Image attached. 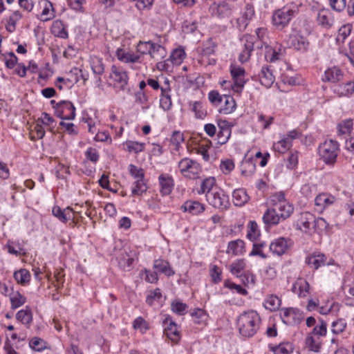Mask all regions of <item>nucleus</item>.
Returning <instances> with one entry per match:
<instances>
[{
	"instance_id": "obj_35",
	"label": "nucleus",
	"mask_w": 354,
	"mask_h": 354,
	"mask_svg": "<svg viewBox=\"0 0 354 354\" xmlns=\"http://www.w3.org/2000/svg\"><path fill=\"white\" fill-rule=\"evenodd\" d=\"M14 278L18 283L25 285L29 282L30 279V274L27 270L21 269L15 272Z\"/></svg>"
},
{
	"instance_id": "obj_44",
	"label": "nucleus",
	"mask_w": 354,
	"mask_h": 354,
	"mask_svg": "<svg viewBox=\"0 0 354 354\" xmlns=\"http://www.w3.org/2000/svg\"><path fill=\"white\" fill-rule=\"evenodd\" d=\"M91 66L93 72L96 75H102L104 73V67L102 59L98 57L92 58Z\"/></svg>"
},
{
	"instance_id": "obj_18",
	"label": "nucleus",
	"mask_w": 354,
	"mask_h": 354,
	"mask_svg": "<svg viewBox=\"0 0 354 354\" xmlns=\"http://www.w3.org/2000/svg\"><path fill=\"white\" fill-rule=\"evenodd\" d=\"M259 78L261 84L267 88L270 87L274 82V76L268 66L262 67Z\"/></svg>"
},
{
	"instance_id": "obj_9",
	"label": "nucleus",
	"mask_w": 354,
	"mask_h": 354,
	"mask_svg": "<svg viewBox=\"0 0 354 354\" xmlns=\"http://www.w3.org/2000/svg\"><path fill=\"white\" fill-rule=\"evenodd\" d=\"M164 333L174 342H178L180 339V333L177 324L172 320L171 317L167 316L162 321Z\"/></svg>"
},
{
	"instance_id": "obj_60",
	"label": "nucleus",
	"mask_w": 354,
	"mask_h": 354,
	"mask_svg": "<svg viewBox=\"0 0 354 354\" xmlns=\"http://www.w3.org/2000/svg\"><path fill=\"white\" fill-rule=\"evenodd\" d=\"M327 324L324 320H320V325L315 326L310 334L325 336L327 332Z\"/></svg>"
},
{
	"instance_id": "obj_28",
	"label": "nucleus",
	"mask_w": 354,
	"mask_h": 354,
	"mask_svg": "<svg viewBox=\"0 0 354 354\" xmlns=\"http://www.w3.org/2000/svg\"><path fill=\"white\" fill-rule=\"evenodd\" d=\"M335 201V197L328 195L327 194H319L315 200V203L316 206H319L322 208H325L330 205L333 204Z\"/></svg>"
},
{
	"instance_id": "obj_56",
	"label": "nucleus",
	"mask_w": 354,
	"mask_h": 354,
	"mask_svg": "<svg viewBox=\"0 0 354 354\" xmlns=\"http://www.w3.org/2000/svg\"><path fill=\"white\" fill-rule=\"evenodd\" d=\"M245 263L243 260L240 259L236 261V262H234L230 266V272L235 275H240L241 272L245 268Z\"/></svg>"
},
{
	"instance_id": "obj_50",
	"label": "nucleus",
	"mask_w": 354,
	"mask_h": 354,
	"mask_svg": "<svg viewBox=\"0 0 354 354\" xmlns=\"http://www.w3.org/2000/svg\"><path fill=\"white\" fill-rule=\"evenodd\" d=\"M351 28L349 25H344L342 26L338 31V35L336 38L337 43H344L346 37L351 34Z\"/></svg>"
},
{
	"instance_id": "obj_31",
	"label": "nucleus",
	"mask_w": 354,
	"mask_h": 354,
	"mask_svg": "<svg viewBox=\"0 0 354 354\" xmlns=\"http://www.w3.org/2000/svg\"><path fill=\"white\" fill-rule=\"evenodd\" d=\"M224 105L221 106L220 113L224 114L231 113L236 108V102L234 98L229 95H223Z\"/></svg>"
},
{
	"instance_id": "obj_21",
	"label": "nucleus",
	"mask_w": 354,
	"mask_h": 354,
	"mask_svg": "<svg viewBox=\"0 0 354 354\" xmlns=\"http://www.w3.org/2000/svg\"><path fill=\"white\" fill-rule=\"evenodd\" d=\"M51 32L55 37L66 39L68 37L66 26L62 20H56L53 23Z\"/></svg>"
},
{
	"instance_id": "obj_37",
	"label": "nucleus",
	"mask_w": 354,
	"mask_h": 354,
	"mask_svg": "<svg viewBox=\"0 0 354 354\" xmlns=\"http://www.w3.org/2000/svg\"><path fill=\"white\" fill-rule=\"evenodd\" d=\"M281 305L280 299L275 295L269 296L265 301L264 306L266 308L270 311H274L277 310Z\"/></svg>"
},
{
	"instance_id": "obj_1",
	"label": "nucleus",
	"mask_w": 354,
	"mask_h": 354,
	"mask_svg": "<svg viewBox=\"0 0 354 354\" xmlns=\"http://www.w3.org/2000/svg\"><path fill=\"white\" fill-rule=\"evenodd\" d=\"M260 322V317L256 311L244 312L238 319L240 333L244 337L253 336L259 330Z\"/></svg>"
},
{
	"instance_id": "obj_36",
	"label": "nucleus",
	"mask_w": 354,
	"mask_h": 354,
	"mask_svg": "<svg viewBox=\"0 0 354 354\" xmlns=\"http://www.w3.org/2000/svg\"><path fill=\"white\" fill-rule=\"evenodd\" d=\"M155 45L151 41L140 42L138 45V51L142 55H149L153 57L152 53L154 52Z\"/></svg>"
},
{
	"instance_id": "obj_52",
	"label": "nucleus",
	"mask_w": 354,
	"mask_h": 354,
	"mask_svg": "<svg viewBox=\"0 0 354 354\" xmlns=\"http://www.w3.org/2000/svg\"><path fill=\"white\" fill-rule=\"evenodd\" d=\"M247 236L251 241L255 240L260 235L258 225L255 221H250Z\"/></svg>"
},
{
	"instance_id": "obj_55",
	"label": "nucleus",
	"mask_w": 354,
	"mask_h": 354,
	"mask_svg": "<svg viewBox=\"0 0 354 354\" xmlns=\"http://www.w3.org/2000/svg\"><path fill=\"white\" fill-rule=\"evenodd\" d=\"M237 277L241 279V281L245 286H248L250 284L254 285L255 283L254 276L249 271L241 273L240 275H237Z\"/></svg>"
},
{
	"instance_id": "obj_41",
	"label": "nucleus",
	"mask_w": 354,
	"mask_h": 354,
	"mask_svg": "<svg viewBox=\"0 0 354 354\" xmlns=\"http://www.w3.org/2000/svg\"><path fill=\"white\" fill-rule=\"evenodd\" d=\"M21 18V15L19 11L14 12L8 18L6 28L7 31L12 32L15 30L16 23Z\"/></svg>"
},
{
	"instance_id": "obj_39",
	"label": "nucleus",
	"mask_w": 354,
	"mask_h": 354,
	"mask_svg": "<svg viewBox=\"0 0 354 354\" xmlns=\"http://www.w3.org/2000/svg\"><path fill=\"white\" fill-rule=\"evenodd\" d=\"M66 104L65 105V109H68V107L69 108H72V102H70V101H67V100H62V101H60L59 102H56L55 100H52L50 101V104L53 106V108L55 109V115L57 116V117H62V115H63V109H60L62 104Z\"/></svg>"
},
{
	"instance_id": "obj_19",
	"label": "nucleus",
	"mask_w": 354,
	"mask_h": 354,
	"mask_svg": "<svg viewBox=\"0 0 354 354\" xmlns=\"http://www.w3.org/2000/svg\"><path fill=\"white\" fill-rule=\"evenodd\" d=\"M181 209L192 215H197L205 210V207L198 201H187L182 205Z\"/></svg>"
},
{
	"instance_id": "obj_15",
	"label": "nucleus",
	"mask_w": 354,
	"mask_h": 354,
	"mask_svg": "<svg viewBox=\"0 0 354 354\" xmlns=\"http://www.w3.org/2000/svg\"><path fill=\"white\" fill-rule=\"evenodd\" d=\"M288 248V240L283 237L276 239L270 245V250L279 256L284 254Z\"/></svg>"
},
{
	"instance_id": "obj_14",
	"label": "nucleus",
	"mask_w": 354,
	"mask_h": 354,
	"mask_svg": "<svg viewBox=\"0 0 354 354\" xmlns=\"http://www.w3.org/2000/svg\"><path fill=\"white\" fill-rule=\"evenodd\" d=\"M315 221V215L310 212H303L300 215V218L297 222V228L301 230L304 227V232H307L313 227Z\"/></svg>"
},
{
	"instance_id": "obj_48",
	"label": "nucleus",
	"mask_w": 354,
	"mask_h": 354,
	"mask_svg": "<svg viewBox=\"0 0 354 354\" xmlns=\"http://www.w3.org/2000/svg\"><path fill=\"white\" fill-rule=\"evenodd\" d=\"M328 223L323 218H316L315 216V221L313 223V227L315 231L318 234L323 232L326 230L328 227Z\"/></svg>"
},
{
	"instance_id": "obj_11",
	"label": "nucleus",
	"mask_w": 354,
	"mask_h": 354,
	"mask_svg": "<svg viewBox=\"0 0 354 354\" xmlns=\"http://www.w3.org/2000/svg\"><path fill=\"white\" fill-rule=\"evenodd\" d=\"M159 191L162 196L169 195L174 187V180L173 177L168 174H161L158 176Z\"/></svg>"
},
{
	"instance_id": "obj_43",
	"label": "nucleus",
	"mask_w": 354,
	"mask_h": 354,
	"mask_svg": "<svg viewBox=\"0 0 354 354\" xmlns=\"http://www.w3.org/2000/svg\"><path fill=\"white\" fill-rule=\"evenodd\" d=\"M171 309L178 315H184L187 312L188 306L180 301L175 300L171 303Z\"/></svg>"
},
{
	"instance_id": "obj_34",
	"label": "nucleus",
	"mask_w": 354,
	"mask_h": 354,
	"mask_svg": "<svg viewBox=\"0 0 354 354\" xmlns=\"http://www.w3.org/2000/svg\"><path fill=\"white\" fill-rule=\"evenodd\" d=\"M167 40L165 35L158 37V41H156V58L164 59L166 57L167 50L164 45Z\"/></svg>"
},
{
	"instance_id": "obj_3",
	"label": "nucleus",
	"mask_w": 354,
	"mask_h": 354,
	"mask_svg": "<svg viewBox=\"0 0 354 354\" xmlns=\"http://www.w3.org/2000/svg\"><path fill=\"white\" fill-rule=\"evenodd\" d=\"M338 151V143L330 140L325 141L319 147V153L321 158L328 165L335 162Z\"/></svg>"
},
{
	"instance_id": "obj_6",
	"label": "nucleus",
	"mask_w": 354,
	"mask_h": 354,
	"mask_svg": "<svg viewBox=\"0 0 354 354\" xmlns=\"http://www.w3.org/2000/svg\"><path fill=\"white\" fill-rule=\"evenodd\" d=\"M281 317L288 326L298 325L304 319L303 313L297 308H288L281 310Z\"/></svg>"
},
{
	"instance_id": "obj_12",
	"label": "nucleus",
	"mask_w": 354,
	"mask_h": 354,
	"mask_svg": "<svg viewBox=\"0 0 354 354\" xmlns=\"http://www.w3.org/2000/svg\"><path fill=\"white\" fill-rule=\"evenodd\" d=\"M209 12L212 16L221 19L228 17L231 15L230 6L225 2L219 4L214 3L210 6Z\"/></svg>"
},
{
	"instance_id": "obj_8",
	"label": "nucleus",
	"mask_w": 354,
	"mask_h": 354,
	"mask_svg": "<svg viewBox=\"0 0 354 354\" xmlns=\"http://www.w3.org/2000/svg\"><path fill=\"white\" fill-rule=\"evenodd\" d=\"M241 41L244 42V49L239 55V60L241 62L244 63L249 60L251 53L254 48L256 42V37L251 35H245L241 38Z\"/></svg>"
},
{
	"instance_id": "obj_49",
	"label": "nucleus",
	"mask_w": 354,
	"mask_h": 354,
	"mask_svg": "<svg viewBox=\"0 0 354 354\" xmlns=\"http://www.w3.org/2000/svg\"><path fill=\"white\" fill-rule=\"evenodd\" d=\"M10 301L12 308H17L26 302V297L19 292H13L10 297Z\"/></svg>"
},
{
	"instance_id": "obj_53",
	"label": "nucleus",
	"mask_w": 354,
	"mask_h": 354,
	"mask_svg": "<svg viewBox=\"0 0 354 354\" xmlns=\"http://www.w3.org/2000/svg\"><path fill=\"white\" fill-rule=\"evenodd\" d=\"M46 342L39 337H34L30 341V347L36 351H41L46 348Z\"/></svg>"
},
{
	"instance_id": "obj_17",
	"label": "nucleus",
	"mask_w": 354,
	"mask_h": 354,
	"mask_svg": "<svg viewBox=\"0 0 354 354\" xmlns=\"http://www.w3.org/2000/svg\"><path fill=\"white\" fill-rule=\"evenodd\" d=\"M319 25L325 28H329L333 23V17L330 11L328 9H322L319 11L317 17Z\"/></svg>"
},
{
	"instance_id": "obj_10",
	"label": "nucleus",
	"mask_w": 354,
	"mask_h": 354,
	"mask_svg": "<svg viewBox=\"0 0 354 354\" xmlns=\"http://www.w3.org/2000/svg\"><path fill=\"white\" fill-rule=\"evenodd\" d=\"M326 257L324 254L321 253H313L306 259V263L308 266L313 267L315 270H317L319 267L325 265H333L334 260L330 259L328 261H326Z\"/></svg>"
},
{
	"instance_id": "obj_46",
	"label": "nucleus",
	"mask_w": 354,
	"mask_h": 354,
	"mask_svg": "<svg viewBox=\"0 0 354 354\" xmlns=\"http://www.w3.org/2000/svg\"><path fill=\"white\" fill-rule=\"evenodd\" d=\"M185 57V53L183 49L177 48L171 53L170 58L174 64L180 65Z\"/></svg>"
},
{
	"instance_id": "obj_58",
	"label": "nucleus",
	"mask_w": 354,
	"mask_h": 354,
	"mask_svg": "<svg viewBox=\"0 0 354 354\" xmlns=\"http://www.w3.org/2000/svg\"><path fill=\"white\" fill-rule=\"evenodd\" d=\"M255 32L257 37L260 42L259 44H256V47L257 48H262L263 44H266L264 39L267 35V29L264 28H259L256 30Z\"/></svg>"
},
{
	"instance_id": "obj_40",
	"label": "nucleus",
	"mask_w": 354,
	"mask_h": 354,
	"mask_svg": "<svg viewBox=\"0 0 354 354\" xmlns=\"http://www.w3.org/2000/svg\"><path fill=\"white\" fill-rule=\"evenodd\" d=\"M16 318L22 324L29 325L32 320V313L29 309L21 310L17 313Z\"/></svg>"
},
{
	"instance_id": "obj_24",
	"label": "nucleus",
	"mask_w": 354,
	"mask_h": 354,
	"mask_svg": "<svg viewBox=\"0 0 354 354\" xmlns=\"http://www.w3.org/2000/svg\"><path fill=\"white\" fill-rule=\"evenodd\" d=\"M343 77L342 71L337 68L333 67L328 68L325 71L323 80L331 82H339Z\"/></svg>"
},
{
	"instance_id": "obj_47",
	"label": "nucleus",
	"mask_w": 354,
	"mask_h": 354,
	"mask_svg": "<svg viewBox=\"0 0 354 354\" xmlns=\"http://www.w3.org/2000/svg\"><path fill=\"white\" fill-rule=\"evenodd\" d=\"M291 147L292 142H290V139L287 138L286 137L281 139L274 145V149L280 153H284Z\"/></svg>"
},
{
	"instance_id": "obj_27",
	"label": "nucleus",
	"mask_w": 354,
	"mask_h": 354,
	"mask_svg": "<svg viewBox=\"0 0 354 354\" xmlns=\"http://www.w3.org/2000/svg\"><path fill=\"white\" fill-rule=\"evenodd\" d=\"M244 245L243 241L241 239L232 241L228 243L227 252L233 255L241 254L243 252Z\"/></svg>"
},
{
	"instance_id": "obj_45",
	"label": "nucleus",
	"mask_w": 354,
	"mask_h": 354,
	"mask_svg": "<svg viewBox=\"0 0 354 354\" xmlns=\"http://www.w3.org/2000/svg\"><path fill=\"white\" fill-rule=\"evenodd\" d=\"M266 53L265 57L267 61L270 62H274L280 59L281 53L280 51H277L276 49H272L268 45H266Z\"/></svg>"
},
{
	"instance_id": "obj_64",
	"label": "nucleus",
	"mask_w": 354,
	"mask_h": 354,
	"mask_svg": "<svg viewBox=\"0 0 354 354\" xmlns=\"http://www.w3.org/2000/svg\"><path fill=\"white\" fill-rule=\"evenodd\" d=\"M339 95H348L354 93V82H349L340 87Z\"/></svg>"
},
{
	"instance_id": "obj_63",
	"label": "nucleus",
	"mask_w": 354,
	"mask_h": 354,
	"mask_svg": "<svg viewBox=\"0 0 354 354\" xmlns=\"http://www.w3.org/2000/svg\"><path fill=\"white\" fill-rule=\"evenodd\" d=\"M128 151L130 152H134L136 153L142 151L143 149V144L138 142L127 141L126 142Z\"/></svg>"
},
{
	"instance_id": "obj_42",
	"label": "nucleus",
	"mask_w": 354,
	"mask_h": 354,
	"mask_svg": "<svg viewBox=\"0 0 354 354\" xmlns=\"http://www.w3.org/2000/svg\"><path fill=\"white\" fill-rule=\"evenodd\" d=\"M191 316L193 321L198 324H204L207 319V315L201 308L194 310V311L191 313Z\"/></svg>"
},
{
	"instance_id": "obj_30",
	"label": "nucleus",
	"mask_w": 354,
	"mask_h": 354,
	"mask_svg": "<svg viewBox=\"0 0 354 354\" xmlns=\"http://www.w3.org/2000/svg\"><path fill=\"white\" fill-rule=\"evenodd\" d=\"M156 270L167 277H171L175 274L169 263L162 259L156 260Z\"/></svg>"
},
{
	"instance_id": "obj_29",
	"label": "nucleus",
	"mask_w": 354,
	"mask_h": 354,
	"mask_svg": "<svg viewBox=\"0 0 354 354\" xmlns=\"http://www.w3.org/2000/svg\"><path fill=\"white\" fill-rule=\"evenodd\" d=\"M274 206L280 213L279 215L283 220L288 218L293 212V207L286 201L281 203H274Z\"/></svg>"
},
{
	"instance_id": "obj_2",
	"label": "nucleus",
	"mask_w": 354,
	"mask_h": 354,
	"mask_svg": "<svg viewBox=\"0 0 354 354\" xmlns=\"http://www.w3.org/2000/svg\"><path fill=\"white\" fill-rule=\"evenodd\" d=\"M298 11L299 6L293 3L287 4L282 8L275 10L272 15L274 25L281 27L286 26Z\"/></svg>"
},
{
	"instance_id": "obj_5",
	"label": "nucleus",
	"mask_w": 354,
	"mask_h": 354,
	"mask_svg": "<svg viewBox=\"0 0 354 354\" xmlns=\"http://www.w3.org/2000/svg\"><path fill=\"white\" fill-rule=\"evenodd\" d=\"M206 197L210 205L222 211L226 210L230 205L228 196L221 189L215 188L212 192L206 194Z\"/></svg>"
},
{
	"instance_id": "obj_33",
	"label": "nucleus",
	"mask_w": 354,
	"mask_h": 354,
	"mask_svg": "<svg viewBox=\"0 0 354 354\" xmlns=\"http://www.w3.org/2000/svg\"><path fill=\"white\" fill-rule=\"evenodd\" d=\"M219 131L217 133V142L222 145L225 144L231 135V129L227 126L219 125Z\"/></svg>"
},
{
	"instance_id": "obj_7",
	"label": "nucleus",
	"mask_w": 354,
	"mask_h": 354,
	"mask_svg": "<svg viewBox=\"0 0 354 354\" xmlns=\"http://www.w3.org/2000/svg\"><path fill=\"white\" fill-rule=\"evenodd\" d=\"M178 167L182 174L190 178L198 177L201 171V167L198 162L189 158H185L178 162Z\"/></svg>"
},
{
	"instance_id": "obj_16",
	"label": "nucleus",
	"mask_w": 354,
	"mask_h": 354,
	"mask_svg": "<svg viewBox=\"0 0 354 354\" xmlns=\"http://www.w3.org/2000/svg\"><path fill=\"white\" fill-rule=\"evenodd\" d=\"M52 212L55 217L64 223L68 220L73 218V209L69 207L62 209L59 206H55L53 208Z\"/></svg>"
},
{
	"instance_id": "obj_61",
	"label": "nucleus",
	"mask_w": 354,
	"mask_h": 354,
	"mask_svg": "<svg viewBox=\"0 0 354 354\" xmlns=\"http://www.w3.org/2000/svg\"><path fill=\"white\" fill-rule=\"evenodd\" d=\"M353 127V120H346L343 121L342 123L338 124L339 132L341 134H345L349 133L352 129Z\"/></svg>"
},
{
	"instance_id": "obj_13",
	"label": "nucleus",
	"mask_w": 354,
	"mask_h": 354,
	"mask_svg": "<svg viewBox=\"0 0 354 354\" xmlns=\"http://www.w3.org/2000/svg\"><path fill=\"white\" fill-rule=\"evenodd\" d=\"M110 77L118 84L120 88L124 90L125 86L127 84L128 76L125 71L113 65L111 67V73Z\"/></svg>"
},
{
	"instance_id": "obj_57",
	"label": "nucleus",
	"mask_w": 354,
	"mask_h": 354,
	"mask_svg": "<svg viewBox=\"0 0 354 354\" xmlns=\"http://www.w3.org/2000/svg\"><path fill=\"white\" fill-rule=\"evenodd\" d=\"M346 327V322L339 319L335 322H333L332 324V331L335 334H339L342 333Z\"/></svg>"
},
{
	"instance_id": "obj_26",
	"label": "nucleus",
	"mask_w": 354,
	"mask_h": 354,
	"mask_svg": "<svg viewBox=\"0 0 354 354\" xmlns=\"http://www.w3.org/2000/svg\"><path fill=\"white\" fill-rule=\"evenodd\" d=\"M232 197L233 203L236 206H242L249 200L248 195L243 189H235L233 192Z\"/></svg>"
},
{
	"instance_id": "obj_32",
	"label": "nucleus",
	"mask_w": 354,
	"mask_h": 354,
	"mask_svg": "<svg viewBox=\"0 0 354 354\" xmlns=\"http://www.w3.org/2000/svg\"><path fill=\"white\" fill-rule=\"evenodd\" d=\"M233 83L231 84L230 82L223 81L221 83V85L224 86L226 84L230 86L232 90L236 93H241L242 89L245 84V80L244 79V76L232 77Z\"/></svg>"
},
{
	"instance_id": "obj_23",
	"label": "nucleus",
	"mask_w": 354,
	"mask_h": 354,
	"mask_svg": "<svg viewBox=\"0 0 354 354\" xmlns=\"http://www.w3.org/2000/svg\"><path fill=\"white\" fill-rule=\"evenodd\" d=\"M118 58L125 63H136L140 62V56L131 52H126L122 49L117 50Z\"/></svg>"
},
{
	"instance_id": "obj_20",
	"label": "nucleus",
	"mask_w": 354,
	"mask_h": 354,
	"mask_svg": "<svg viewBox=\"0 0 354 354\" xmlns=\"http://www.w3.org/2000/svg\"><path fill=\"white\" fill-rule=\"evenodd\" d=\"M310 285L307 281L304 279H298L294 283L292 290L298 295L299 297H305L308 293Z\"/></svg>"
},
{
	"instance_id": "obj_22",
	"label": "nucleus",
	"mask_w": 354,
	"mask_h": 354,
	"mask_svg": "<svg viewBox=\"0 0 354 354\" xmlns=\"http://www.w3.org/2000/svg\"><path fill=\"white\" fill-rule=\"evenodd\" d=\"M281 216L277 212V208H268L264 213L263 221L266 225H277L279 223Z\"/></svg>"
},
{
	"instance_id": "obj_4",
	"label": "nucleus",
	"mask_w": 354,
	"mask_h": 354,
	"mask_svg": "<svg viewBox=\"0 0 354 354\" xmlns=\"http://www.w3.org/2000/svg\"><path fill=\"white\" fill-rule=\"evenodd\" d=\"M160 88V106L165 111L170 109L171 106V97L169 94V80L162 75L156 77V91Z\"/></svg>"
},
{
	"instance_id": "obj_38",
	"label": "nucleus",
	"mask_w": 354,
	"mask_h": 354,
	"mask_svg": "<svg viewBox=\"0 0 354 354\" xmlns=\"http://www.w3.org/2000/svg\"><path fill=\"white\" fill-rule=\"evenodd\" d=\"M216 184V180L214 177L207 178L203 180L201 186V192L199 193H205L209 194V192H212L216 187H214Z\"/></svg>"
},
{
	"instance_id": "obj_59",
	"label": "nucleus",
	"mask_w": 354,
	"mask_h": 354,
	"mask_svg": "<svg viewBox=\"0 0 354 354\" xmlns=\"http://www.w3.org/2000/svg\"><path fill=\"white\" fill-rule=\"evenodd\" d=\"M146 189L147 187L143 183V179H137L134 183V186L132 187L131 192L133 194L139 195L140 193L145 192Z\"/></svg>"
},
{
	"instance_id": "obj_54",
	"label": "nucleus",
	"mask_w": 354,
	"mask_h": 354,
	"mask_svg": "<svg viewBox=\"0 0 354 354\" xmlns=\"http://www.w3.org/2000/svg\"><path fill=\"white\" fill-rule=\"evenodd\" d=\"M221 269L217 266H212L209 270V274L214 283H218L221 281Z\"/></svg>"
},
{
	"instance_id": "obj_51",
	"label": "nucleus",
	"mask_w": 354,
	"mask_h": 354,
	"mask_svg": "<svg viewBox=\"0 0 354 354\" xmlns=\"http://www.w3.org/2000/svg\"><path fill=\"white\" fill-rule=\"evenodd\" d=\"M306 345L307 348L311 351L318 353L320 351V344L315 341V338L313 337V335L310 333L308 334L306 338Z\"/></svg>"
},
{
	"instance_id": "obj_62",
	"label": "nucleus",
	"mask_w": 354,
	"mask_h": 354,
	"mask_svg": "<svg viewBox=\"0 0 354 354\" xmlns=\"http://www.w3.org/2000/svg\"><path fill=\"white\" fill-rule=\"evenodd\" d=\"M220 168L223 174H230L234 168V162L232 160H223L221 162Z\"/></svg>"
},
{
	"instance_id": "obj_25",
	"label": "nucleus",
	"mask_w": 354,
	"mask_h": 354,
	"mask_svg": "<svg viewBox=\"0 0 354 354\" xmlns=\"http://www.w3.org/2000/svg\"><path fill=\"white\" fill-rule=\"evenodd\" d=\"M117 259L119 266L123 269L129 268L133 261V258L130 257L124 250H120L118 252Z\"/></svg>"
}]
</instances>
